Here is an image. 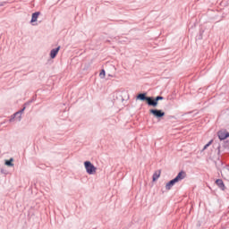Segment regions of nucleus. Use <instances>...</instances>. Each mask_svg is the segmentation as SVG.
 <instances>
[{
    "label": "nucleus",
    "mask_w": 229,
    "mask_h": 229,
    "mask_svg": "<svg viewBox=\"0 0 229 229\" xmlns=\"http://www.w3.org/2000/svg\"><path fill=\"white\" fill-rule=\"evenodd\" d=\"M136 99L140 101H147L148 106H157L158 105V101H162L164 97L157 96L156 98L153 97H147L146 93H140L136 97Z\"/></svg>",
    "instance_id": "1"
},
{
    "label": "nucleus",
    "mask_w": 229,
    "mask_h": 229,
    "mask_svg": "<svg viewBox=\"0 0 229 229\" xmlns=\"http://www.w3.org/2000/svg\"><path fill=\"white\" fill-rule=\"evenodd\" d=\"M187 176V174L183 171H181L174 179L171 180L165 184L166 191H171L173 187H174L175 183H178V182H182V180H184V178Z\"/></svg>",
    "instance_id": "2"
},
{
    "label": "nucleus",
    "mask_w": 229,
    "mask_h": 229,
    "mask_svg": "<svg viewBox=\"0 0 229 229\" xmlns=\"http://www.w3.org/2000/svg\"><path fill=\"white\" fill-rule=\"evenodd\" d=\"M84 167L88 174H96L98 171V168L90 161H85Z\"/></svg>",
    "instance_id": "3"
},
{
    "label": "nucleus",
    "mask_w": 229,
    "mask_h": 229,
    "mask_svg": "<svg viewBox=\"0 0 229 229\" xmlns=\"http://www.w3.org/2000/svg\"><path fill=\"white\" fill-rule=\"evenodd\" d=\"M24 110H26V106H24L21 110L16 112L10 119V123H13V120L15 119V117H17V115H19V117L17 118V121L21 122L22 119V114H24Z\"/></svg>",
    "instance_id": "4"
},
{
    "label": "nucleus",
    "mask_w": 229,
    "mask_h": 229,
    "mask_svg": "<svg viewBox=\"0 0 229 229\" xmlns=\"http://www.w3.org/2000/svg\"><path fill=\"white\" fill-rule=\"evenodd\" d=\"M149 112L154 115V117H157V119L165 115V113L158 109H150Z\"/></svg>",
    "instance_id": "5"
},
{
    "label": "nucleus",
    "mask_w": 229,
    "mask_h": 229,
    "mask_svg": "<svg viewBox=\"0 0 229 229\" xmlns=\"http://www.w3.org/2000/svg\"><path fill=\"white\" fill-rule=\"evenodd\" d=\"M217 135L220 140H225V139H228L229 132L227 131L222 130L217 132Z\"/></svg>",
    "instance_id": "6"
},
{
    "label": "nucleus",
    "mask_w": 229,
    "mask_h": 229,
    "mask_svg": "<svg viewBox=\"0 0 229 229\" xmlns=\"http://www.w3.org/2000/svg\"><path fill=\"white\" fill-rule=\"evenodd\" d=\"M59 51H60V47H57L56 48H53L50 51V58H52V59L56 58V55H58Z\"/></svg>",
    "instance_id": "7"
},
{
    "label": "nucleus",
    "mask_w": 229,
    "mask_h": 229,
    "mask_svg": "<svg viewBox=\"0 0 229 229\" xmlns=\"http://www.w3.org/2000/svg\"><path fill=\"white\" fill-rule=\"evenodd\" d=\"M39 15H40V12H36V13H32V17H31V20H30L31 24H33V22H37Z\"/></svg>",
    "instance_id": "8"
},
{
    "label": "nucleus",
    "mask_w": 229,
    "mask_h": 229,
    "mask_svg": "<svg viewBox=\"0 0 229 229\" xmlns=\"http://www.w3.org/2000/svg\"><path fill=\"white\" fill-rule=\"evenodd\" d=\"M216 184L217 185V187H219V189H221V191H225V182H223V180L217 179L216 181Z\"/></svg>",
    "instance_id": "9"
},
{
    "label": "nucleus",
    "mask_w": 229,
    "mask_h": 229,
    "mask_svg": "<svg viewBox=\"0 0 229 229\" xmlns=\"http://www.w3.org/2000/svg\"><path fill=\"white\" fill-rule=\"evenodd\" d=\"M8 167H13V158L11 157L9 160H5L4 163Z\"/></svg>",
    "instance_id": "10"
},
{
    "label": "nucleus",
    "mask_w": 229,
    "mask_h": 229,
    "mask_svg": "<svg viewBox=\"0 0 229 229\" xmlns=\"http://www.w3.org/2000/svg\"><path fill=\"white\" fill-rule=\"evenodd\" d=\"M158 178H160V172H156L153 174V182H157V180H158Z\"/></svg>",
    "instance_id": "11"
},
{
    "label": "nucleus",
    "mask_w": 229,
    "mask_h": 229,
    "mask_svg": "<svg viewBox=\"0 0 229 229\" xmlns=\"http://www.w3.org/2000/svg\"><path fill=\"white\" fill-rule=\"evenodd\" d=\"M212 142H214V140H210L208 144H206L202 149V151H205V149H207L209 146L212 145Z\"/></svg>",
    "instance_id": "12"
},
{
    "label": "nucleus",
    "mask_w": 229,
    "mask_h": 229,
    "mask_svg": "<svg viewBox=\"0 0 229 229\" xmlns=\"http://www.w3.org/2000/svg\"><path fill=\"white\" fill-rule=\"evenodd\" d=\"M105 76H106L105 70H101V72L99 73V77L101 78V80H104Z\"/></svg>",
    "instance_id": "13"
},
{
    "label": "nucleus",
    "mask_w": 229,
    "mask_h": 229,
    "mask_svg": "<svg viewBox=\"0 0 229 229\" xmlns=\"http://www.w3.org/2000/svg\"><path fill=\"white\" fill-rule=\"evenodd\" d=\"M19 115H21V114H17V116H15V117H14V119H16V120H17V118L19 117Z\"/></svg>",
    "instance_id": "14"
},
{
    "label": "nucleus",
    "mask_w": 229,
    "mask_h": 229,
    "mask_svg": "<svg viewBox=\"0 0 229 229\" xmlns=\"http://www.w3.org/2000/svg\"><path fill=\"white\" fill-rule=\"evenodd\" d=\"M1 173H2V174H4V170H1Z\"/></svg>",
    "instance_id": "15"
}]
</instances>
